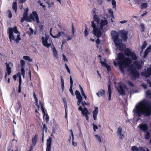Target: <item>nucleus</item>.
Here are the masks:
<instances>
[{
  "label": "nucleus",
  "instance_id": "1",
  "mask_svg": "<svg viewBox=\"0 0 151 151\" xmlns=\"http://www.w3.org/2000/svg\"><path fill=\"white\" fill-rule=\"evenodd\" d=\"M134 111L138 117H140L143 115L145 116H147L151 115V106L150 103L146 100H144L139 102L135 106Z\"/></svg>",
  "mask_w": 151,
  "mask_h": 151
},
{
  "label": "nucleus",
  "instance_id": "2",
  "mask_svg": "<svg viewBox=\"0 0 151 151\" xmlns=\"http://www.w3.org/2000/svg\"><path fill=\"white\" fill-rule=\"evenodd\" d=\"M116 60L118 62L116 63L115 61H114V65L115 66L117 65H118L120 71L123 73L124 72V68L127 67L132 62L130 58H126L124 54L122 52L118 53Z\"/></svg>",
  "mask_w": 151,
  "mask_h": 151
},
{
  "label": "nucleus",
  "instance_id": "3",
  "mask_svg": "<svg viewBox=\"0 0 151 151\" xmlns=\"http://www.w3.org/2000/svg\"><path fill=\"white\" fill-rule=\"evenodd\" d=\"M9 34V38L10 42L12 41H14L16 43L18 44L22 40L20 37V33L17 29V27L15 26L13 28H9L8 30Z\"/></svg>",
  "mask_w": 151,
  "mask_h": 151
},
{
  "label": "nucleus",
  "instance_id": "4",
  "mask_svg": "<svg viewBox=\"0 0 151 151\" xmlns=\"http://www.w3.org/2000/svg\"><path fill=\"white\" fill-rule=\"evenodd\" d=\"M128 70L130 71L129 74L132 78L134 79L139 77V72L136 69L133 65H132L129 67Z\"/></svg>",
  "mask_w": 151,
  "mask_h": 151
},
{
  "label": "nucleus",
  "instance_id": "5",
  "mask_svg": "<svg viewBox=\"0 0 151 151\" xmlns=\"http://www.w3.org/2000/svg\"><path fill=\"white\" fill-rule=\"evenodd\" d=\"M111 34L113 41L115 45L117 46H119L120 47V44L122 43V41L119 38L118 34L117 32L115 31H112L111 32Z\"/></svg>",
  "mask_w": 151,
  "mask_h": 151
},
{
  "label": "nucleus",
  "instance_id": "6",
  "mask_svg": "<svg viewBox=\"0 0 151 151\" xmlns=\"http://www.w3.org/2000/svg\"><path fill=\"white\" fill-rule=\"evenodd\" d=\"M42 41L43 45L48 48H49L51 45V43H48V40H51V42L52 43V41L51 39H49V37L45 35V37H42L41 38Z\"/></svg>",
  "mask_w": 151,
  "mask_h": 151
},
{
  "label": "nucleus",
  "instance_id": "7",
  "mask_svg": "<svg viewBox=\"0 0 151 151\" xmlns=\"http://www.w3.org/2000/svg\"><path fill=\"white\" fill-rule=\"evenodd\" d=\"M29 18L31 21H36L37 23H40L39 17L36 11L33 12L32 14H30Z\"/></svg>",
  "mask_w": 151,
  "mask_h": 151
},
{
  "label": "nucleus",
  "instance_id": "8",
  "mask_svg": "<svg viewBox=\"0 0 151 151\" xmlns=\"http://www.w3.org/2000/svg\"><path fill=\"white\" fill-rule=\"evenodd\" d=\"M141 76L146 78H148L151 75V65L147 68L146 70L141 73Z\"/></svg>",
  "mask_w": 151,
  "mask_h": 151
},
{
  "label": "nucleus",
  "instance_id": "9",
  "mask_svg": "<svg viewBox=\"0 0 151 151\" xmlns=\"http://www.w3.org/2000/svg\"><path fill=\"white\" fill-rule=\"evenodd\" d=\"M127 88L126 85H123L122 86L121 85H120L119 86V88L118 89V90L120 94L123 96L125 95V90H127Z\"/></svg>",
  "mask_w": 151,
  "mask_h": 151
},
{
  "label": "nucleus",
  "instance_id": "10",
  "mask_svg": "<svg viewBox=\"0 0 151 151\" xmlns=\"http://www.w3.org/2000/svg\"><path fill=\"white\" fill-rule=\"evenodd\" d=\"M52 140V138L50 137H49V138L47 139L46 151H51V147Z\"/></svg>",
  "mask_w": 151,
  "mask_h": 151
},
{
  "label": "nucleus",
  "instance_id": "11",
  "mask_svg": "<svg viewBox=\"0 0 151 151\" xmlns=\"http://www.w3.org/2000/svg\"><path fill=\"white\" fill-rule=\"evenodd\" d=\"M128 33V32H127L124 30H122L120 32L121 38L122 40L125 41H126L127 39Z\"/></svg>",
  "mask_w": 151,
  "mask_h": 151
},
{
  "label": "nucleus",
  "instance_id": "12",
  "mask_svg": "<svg viewBox=\"0 0 151 151\" xmlns=\"http://www.w3.org/2000/svg\"><path fill=\"white\" fill-rule=\"evenodd\" d=\"M93 32L95 36L97 38L101 37L102 34L100 29L99 28H97L94 30H93Z\"/></svg>",
  "mask_w": 151,
  "mask_h": 151
},
{
  "label": "nucleus",
  "instance_id": "13",
  "mask_svg": "<svg viewBox=\"0 0 151 151\" xmlns=\"http://www.w3.org/2000/svg\"><path fill=\"white\" fill-rule=\"evenodd\" d=\"M52 29V28H51L50 29V34L51 36L53 38H58L61 36V34L63 35L64 34V32L61 31L58 32L57 34L55 35L53 32L52 34L51 33V30Z\"/></svg>",
  "mask_w": 151,
  "mask_h": 151
},
{
  "label": "nucleus",
  "instance_id": "14",
  "mask_svg": "<svg viewBox=\"0 0 151 151\" xmlns=\"http://www.w3.org/2000/svg\"><path fill=\"white\" fill-rule=\"evenodd\" d=\"M139 128L140 129L142 130L144 132L147 131L148 127L147 125L144 123L140 124H139Z\"/></svg>",
  "mask_w": 151,
  "mask_h": 151
},
{
  "label": "nucleus",
  "instance_id": "15",
  "mask_svg": "<svg viewBox=\"0 0 151 151\" xmlns=\"http://www.w3.org/2000/svg\"><path fill=\"white\" fill-rule=\"evenodd\" d=\"M78 110L81 112L82 114L83 115L86 114H89V113L87 108L84 107L83 109L81 106H79L78 108Z\"/></svg>",
  "mask_w": 151,
  "mask_h": 151
},
{
  "label": "nucleus",
  "instance_id": "16",
  "mask_svg": "<svg viewBox=\"0 0 151 151\" xmlns=\"http://www.w3.org/2000/svg\"><path fill=\"white\" fill-rule=\"evenodd\" d=\"M122 128L121 126H119L117 129V134L119 135V139H122L124 137V134L122 133Z\"/></svg>",
  "mask_w": 151,
  "mask_h": 151
},
{
  "label": "nucleus",
  "instance_id": "17",
  "mask_svg": "<svg viewBox=\"0 0 151 151\" xmlns=\"http://www.w3.org/2000/svg\"><path fill=\"white\" fill-rule=\"evenodd\" d=\"M38 135L37 134H35L34 136L32 138V145L33 147H34L36 145L37 142L38 141Z\"/></svg>",
  "mask_w": 151,
  "mask_h": 151
},
{
  "label": "nucleus",
  "instance_id": "18",
  "mask_svg": "<svg viewBox=\"0 0 151 151\" xmlns=\"http://www.w3.org/2000/svg\"><path fill=\"white\" fill-rule=\"evenodd\" d=\"M101 61H100V62L101 63L102 66H104L107 69V70L108 72H109L111 70V67L108 64L104 61H102L101 60V59H100Z\"/></svg>",
  "mask_w": 151,
  "mask_h": 151
},
{
  "label": "nucleus",
  "instance_id": "19",
  "mask_svg": "<svg viewBox=\"0 0 151 151\" xmlns=\"http://www.w3.org/2000/svg\"><path fill=\"white\" fill-rule=\"evenodd\" d=\"M9 64H11L10 62H9V63H5V64L6 65V71L8 75H10L12 73V68L10 67Z\"/></svg>",
  "mask_w": 151,
  "mask_h": 151
},
{
  "label": "nucleus",
  "instance_id": "20",
  "mask_svg": "<svg viewBox=\"0 0 151 151\" xmlns=\"http://www.w3.org/2000/svg\"><path fill=\"white\" fill-rule=\"evenodd\" d=\"M108 22L107 20L105 19H101L100 23V29H103V27H104L107 25L108 24Z\"/></svg>",
  "mask_w": 151,
  "mask_h": 151
},
{
  "label": "nucleus",
  "instance_id": "21",
  "mask_svg": "<svg viewBox=\"0 0 151 151\" xmlns=\"http://www.w3.org/2000/svg\"><path fill=\"white\" fill-rule=\"evenodd\" d=\"M70 86L69 89V91L71 93L72 95L74 96V94L73 93V91L72 89V87L73 85V81L72 78L71 76H70Z\"/></svg>",
  "mask_w": 151,
  "mask_h": 151
},
{
  "label": "nucleus",
  "instance_id": "22",
  "mask_svg": "<svg viewBox=\"0 0 151 151\" xmlns=\"http://www.w3.org/2000/svg\"><path fill=\"white\" fill-rule=\"evenodd\" d=\"M132 52L129 48H127L124 50V54L127 57L130 56Z\"/></svg>",
  "mask_w": 151,
  "mask_h": 151
},
{
  "label": "nucleus",
  "instance_id": "23",
  "mask_svg": "<svg viewBox=\"0 0 151 151\" xmlns=\"http://www.w3.org/2000/svg\"><path fill=\"white\" fill-rule=\"evenodd\" d=\"M105 94V91L102 89H100L98 93H96V95L99 97L100 95L101 96H104Z\"/></svg>",
  "mask_w": 151,
  "mask_h": 151
},
{
  "label": "nucleus",
  "instance_id": "24",
  "mask_svg": "<svg viewBox=\"0 0 151 151\" xmlns=\"http://www.w3.org/2000/svg\"><path fill=\"white\" fill-rule=\"evenodd\" d=\"M108 91L109 95V100L110 101L111 98L112 91L111 86L110 84H109L108 86Z\"/></svg>",
  "mask_w": 151,
  "mask_h": 151
},
{
  "label": "nucleus",
  "instance_id": "25",
  "mask_svg": "<svg viewBox=\"0 0 151 151\" xmlns=\"http://www.w3.org/2000/svg\"><path fill=\"white\" fill-rule=\"evenodd\" d=\"M13 10H14L15 12H16L17 10V2H14L12 4V6Z\"/></svg>",
  "mask_w": 151,
  "mask_h": 151
},
{
  "label": "nucleus",
  "instance_id": "26",
  "mask_svg": "<svg viewBox=\"0 0 151 151\" xmlns=\"http://www.w3.org/2000/svg\"><path fill=\"white\" fill-rule=\"evenodd\" d=\"M23 17L25 19V20L28 22H31V20H30L29 17H28V13L24 12L23 14Z\"/></svg>",
  "mask_w": 151,
  "mask_h": 151
},
{
  "label": "nucleus",
  "instance_id": "27",
  "mask_svg": "<svg viewBox=\"0 0 151 151\" xmlns=\"http://www.w3.org/2000/svg\"><path fill=\"white\" fill-rule=\"evenodd\" d=\"M130 56L131 57L132 59L133 60H136L137 58L136 54L133 52H132Z\"/></svg>",
  "mask_w": 151,
  "mask_h": 151
},
{
  "label": "nucleus",
  "instance_id": "28",
  "mask_svg": "<svg viewBox=\"0 0 151 151\" xmlns=\"http://www.w3.org/2000/svg\"><path fill=\"white\" fill-rule=\"evenodd\" d=\"M75 95L76 96V98L77 99H78L82 98V97L81 96L80 92L78 90H76L75 92Z\"/></svg>",
  "mask_w": 151,
  "mask_h": 151
},
{
  "label": "nucleus",
  "instance_id": "29",
  "mask_svg": "<svg viewBox=\"0 0 151 151\" xmlns=\"http://www.w3.org/2000/svg\"><path fill=\"white\" fill-rule=\"evenodd\" d=\"M52 45H53V47L52 48V51L53 55L54 56H55V57L58 56V52L56 50V49L55 48V47L54 46V45L53 44H52Z\"/></svg>",
  "mask_w": 151,
  "mask_h": 151
},
{
  "label": "nucleus",
  "instance_id": "30",
  "mask_svg": "<svg viewBox=\"0 0 151 151\" xmlns=\"http://www.w3.org/2000/svg\"><path fill=\"white\" fill-rule=\"evenodd\" d=\"M23 58L24 60H27L29 62H31L32 61V59L30 58L28 56H24L23 57Z\"/></svg>",
  "mask_w": 151,
  "mask_h": 151
},
{
  "label": "nucleus",
  "instance_id": "31",
  "mask_svg": "<svg viewBox=\"0 0 151 151\" xmlns=\"http://www.w3.org/2000/svg\"><path fill=\"white\" fill-rule=\"evenodd\" d=\"M42 125L43 126L42 128V133H44V130H45V132H47V128L45 124L42 123Z\"/></svg>",
  "mask_w": 151,
  "mask_h": 151
},
{
  "label": "nucleus",
  "instance_id": "32",
  "mask_svg": "<svg viewBox=\"0 0 151 151\" xmlns=\"http://www.w3.org/2000/svg\"><path fill=\"white\" fill-rule=\"evenodd\" d=\"M93 20L94 21L96 22L97 23H99L100 21V19L99 18L96 14H95L93 16Z\"/></svg>",
  "mask_w": 151,
  "mask_h": 151
},
{
  "label": "nucleus",
  "instance_id": "33",
  "mask_svg": "<svg viewBox=\"0 0 151 151\" xmlns=\"http://www.w3.org/2000/svg\"><path fill=\"white\" fill-rule=\"evenodd\" d=\"M61 78V87L62 91L64 90V81L63 77L62 76L60 77Z\"/></svg>",
  "mask_w": 151,
  "mask_h": 151
},
{
  "label": "nucleus",
  "instance_id": "34",
  "mask_svg": "<svg viewBox=\"0 0 151 151\" xmlns=\"http://www.w3.org/2000/svg\"><path fill=\"white\" fill-rule=\"evenodd\" d=\"M145 133V138L146 139H149L150 138V132L148 131H147Z\"/></svg>",
  "mask_w": 151,
  "mask_h": 151
},
{
  "label": "nucleus",
  "instance_id": "35",
  "mask_svg": "<svg viewBox=\"0 0 151 151\" xmlns=\"http://www.w3.org/2000/svg\"><path fill=\"white\" fill-rule=\"evenodd\" d=\"M22 106L19 100L17 102V105L16 106V108L17 109L19 110L20 108Z\"/></svg>",
  "mask_w": 151,
  "mask_h": 151
},
{
  "label": "nucleus",
  "instance_id": "36",
  "mask_svg": "<svg viewBox=\"0 0 151 151\" xmlns=\"http://www.w3.org/2000/svg\"><path fill=\"white\" fill-rule=\"evenodd\" d=\"M95 109V110L93 112V115L97 116L98 112V108L97 107H96Z\"/></svg>",
  "mask_w": 151,
  "mask_h": 151
},
{
  "label": "nucleus",
  "instance_id": "37",
  "mask_svg": "<svg viewBox=\"0 0 151 151\" xmlns=\"http://www.w3.org/2000/svg\"><path fill=\"white\" fill-rule=\"evenodd\" d=\"M147 3H144L142 4L140 6L141 9H143L147 8Z\"/></svg>",
  "mask_w": 151,
  "mask_h": 151
},
{
  "label": "nucleus",
  "instance_id": "38",
  "mask_svg": "<svg viewBox=\"0 0 151 151\" xmlns=\"http://www.w3.org/2000/svg\"><path fill=\"white\" fill-rule=\"evenodd\" d=\"M21 68H24L25 63L24 60H21L20 61Z\"/></svg>",
  "mask_w": 151,
  "mask_h": 151
},
{
  "label": "nucleus",
  "instance_id": "39",
  "mask_svg": "<svg viewBox=\"0 0 151 151\" xmlns=\"http://www.w3.org/2000/svg\"><path fill=\"white\" fill-rule=\"evenodd\" d=\"M131 151H140V150L136 146H134L132 147Z\"/></svg>",
  "mask_w": 151,
  "mask_h": 151
},
{
  "label": "nucleus",
  "instance_id": "40",
  "mask_svg": "<svg viewBox=\"0 0 151 151\" xmlns=\"http://www.w3.org/2000/svg\"><path fill=\"white\" fill-rule=\"evenodd\" d=\"M91 27L93 28V30H94L97 28L96 26V24L94 23V22L93 21H92L91 22Z\"/></svg>",
  "mask_w": 151,
  "mask_h": 151
},
{
  "label": "nucleus",
  "instance_id": "41",
  "mask_svg": "<svg viewBox=\"0 0 151 151\" xmlns=\"http://www.w3.org/2000/svg\"><path fill=\"white\" fill-rule=\"evenodd\" d=\"M108 12L109 14L111 16V17L113 18L114 17V12L111 9H109L108 10Z\"/></svg>",
  "mask_w": 151,
  "mask_h": 151
},
{
  "label": "nucleus",
  "instance_id": "42",
  "mask_svg": "<svg viewBox=\"0 0 151 151\" xmlns=\"http://www.w3.org/2000/svg\"><path fill=\"white\" fill-rule=\"evenodd\" d=\"M147 43L146 41H144L142 46L141 48L142 50L144 49L147 45Z\"/></svg>",
  "mask_w": 151,
  "mask_h": 151
},
{
  "label": "nucleus",
  "instance_id": "43",
  "mask_svg": "<svg viewBox=\"0 0 151 151\" xmlns=\"http://www.w3.org/2000/svg\"><path fill=\"white\" fill-rule=\"evenodd\" d=\"M24 68H21V73L23 78L25 76V70Z\"/></svg>",
  "mask_w": 151,
  "mask_h": 151
},
{
  "label": "nucleus",
  "instance_id": "44",
  "mask_svg": "<svg viewBox=\"0 0 151 151\" xmlns=\"http://www.w3.org/2000/svg\"><path fill=\"white\" fill-rule=\"evenodd\" d=\"M77 99L78 100V101H77V104L78 106H79L81 103H82V102L83 100V98L78 99Z\"/></svg>",
  "mask_w": 151,
  "mask_h": 151
},
{
  "label": "nucleus",
  "instance_id": "45",
  "mask_svg": "<svg viewBox=\"0 0 151 151\" xmlns=\"http://www.w3.org/2000/svg\"><path fill=\"white\" fill-rule=\"evenodd\" d=\"M96 47L98 48L99 47V45L100 44V40L99 39V38H97L96 41Z\"/></svg>",
  "mask_w": 151,
  "mask_h": 151
},
{
  "label": "nucleus",
  "instance_id": "46",
  "mask_svg": "<svg viewBox=\"0 0 151 151\" xmlns=\"http://www.w3.org/2000/svg\"><path fill=\"white\" fill-rule=\"evenodd\" d=\"M146 95L147 97L151 98V93L149 90H148L146 92Z\"/></svg>",
  "mask_w": 151,
  "mask_h": 151
},
{
  "label": "nucleus",
  "instance_id": "47",
  "mask_svg": "<svg viewBox=\"0 0 151 151\" xmlns=\"http://www.w3.org/2000/svg\"><path fill=\"white\" fill-rule=\"evenodd\" d=\"M7 13L8 14V17L9 18H11L12 17V14L10 10H9L7 12Z\"/></svg>",
  "mask_w": 151,
  "mask_h": 151
},
{
  "label": "nucleus",
  "instance_id": "48",
  "mask_svg": "<svg viewBox=\"0 0 151 151\" xmlns=\"http://www.w3.org/2000/svg\"><path fill=\"white\" fill-rule=\"evenodd\" d=\"M112 4L113 6V8H115L116 6V3L115 0H112Z\"/></svg>",
  "mask_w": 151,
  "mask_h": 151
},
{
  "label": "nucleus",
  "instance_id": "49",
  "mask_svg": "<svg viewBox=\"0 0 151 151\" xmlns=\"http://www.w3.org/2000/svg\"><path fill=\"white\" fill-rule=\"evenodd\" d=\"M141 29L142 30V32H144L145 30V27L143 24H141L140 25Z\"/></svg>",
  "mask_w": 151,
  "mask_h": 151
},
{
  "label": "nucleus",
  "instance_id": "50",
  "mask_svg": "<svg viewBox=\"0 0 151 151\" xmlns=\"http://www.w3.org/2000/svg\"><path fill=\"white\" fill-rule=\"evenodd\" d=\"M151 51V45H149L146 49L145 51L148 53Z\"/></svg>",
  "mask_w": 151,
  "mask_h": 151
},
{
  "label": "nucleus",
  "instance_id": "51",
  "mask_svg": "<svg viewBox=\"0 0 151 151\" xmlns=\"http://www.w3.org/2000/svg\"><path fill=\"white\" fill-rule=\"evenodd\" d=\"M95 137L97 140H98L100 142H101V139L100 137L99 136L96 134L95 135Z\"/></svg>",
  "mask_w": 151,
  "mask_h": 151
},
{
  "label": "nucleus",
  "instance_id": "52",
  "mask_svg": "<svg viewBox=\"0 0 151 151\" xmlns=\"http://www.w3.org/2000/svg\"><path fill=\"white\" fill-rule=\"evenodd\" d=\"M87 30L88 28L87 27H86L85 30L84 31L85 36L86 37H87L88 35V32Z\"/></svg>",
  "mask_w": 151,
  "mask_h": 151
},
{
  "label": "nucleus",
  "instance_id": "53",
  "mask_svg": "<svg viewBox=\"0 0 151 151\" xmlns=\"http://www.w3.org/2000/svg\"><path fill=\"white\" fill-rule=\"evenodd\" d=\"M93 129L94 132H95L96 129H98V127L97 125L96 124H93Z\"/></svg>",
  "mask_w": 151,
  "mask_h": 151
},
{
  "label": "nucleus",
  "instance_id": "54",
  "mask_svg": "<svg viewBox=\"0 0 151 151\" xmlns=\"http://www.w3.org/2000/svg\"><path fill=\"white\" fill-rule=\"evenodd\" d=\"M46 117L45 118V121L47 123L49 119V117L47 114H45Z\"/></svg>",
  "mask_w": 151,
  "mask_h": 151
},
{
  "label": "nucleus",
  "instance_id": "55",
  "mask_svg": "<svg viewBox=\"0 0 151 151\" xmlns=\"http://www.w3.org/2000/svg\"><path fill=\"white\" fill-rule=\"evenodd\" d=\"M128 83L129 85L131 87H133L134 86V85L133 83L130 81H128Z\"/></svg>",
  "mask_w": 151,
  "mask_h": 151
},
{
  "label": "nucleus",
  "instance_id": "56",
  "mask_svg": "<svg viewBox=\"0 0 151 151\" xmlns=\"http://www.w3.org/2000/svg\"><path fill=\"white\" fill-rule=\"evenodd\" d=\"M65 68H66V69H67L68 72L69 74H70V70L68 66V65H67V64L66 63L65 64Z\"/></svg>",
  "mask_w": 151,
  "mask_h": 151
},
{
  "label": "nucleus",
  "instance_id": "57",
  "mask_svg": "<svg viewBox=\"0 0 151 151\" xmlns=\"http://www.w3.org/2000/svg\"><path fill=\"white\" fill-rule=\"evenodd\" d=\"M30 31L29 32V34L30 35H31L33 34L34 32V31L33 29L32 28H29Z\"/></svg>",
  "mask_w": 151,
  "mask_h": 151
},
{
  "label": "nucleus",
  "instance_id": "58",
  "mask_svg": "<svg viewBox=\"0 0 151 151\" xmlns=\"http://www.w3.org/2000/svg\"><path fill=\"white\" fill-rule=\"evenodd\" d=\"M81 94H82V96H83V97H84V98H85V99L86 100L87 98V97L86 96L85 94L84 93V91H83L82 92H81Z\"/></svg>",
  "mask_w": 151,
  "mask_h": 151
},
{
  "label": "nucleus",
  "instance_id": "59",
  "mask_svg": "<svg viewBox=\"0 0 151 151\" xmlns=\"http://www.w3.org/2000/svg\"><path fill=\"white\" fill-rule=\"evenodd\" d=\"M63 101L64 104V106L66 108V105L67 106V101H66V100L65 99V98H63Z\"/></svg>",
  "mask_w": 151,
  "mask_h": 151
},
{
  "label": "nucleus",
  "instance_id": "60",
  "mask_svg": "<svg viewBox=\"0 0 151 151\" xmlns=\"http://www.w3.org/2000/svg\"><path fill=\"white\" fill-rule=\"evenodd\" d=\"M41 108L42 112L43 114V117H44L45 115V111L44 109L45 108L44 107H42Z\"/></svg>",
  "mask_w": 151,
  "mask_h": 151
},
{
  "label": "nucleus",
  "instance_id": "61",
  "mask_svg": "<svg viewBox=\"0 0 151 151\" xmlns=\"http://www.w3.org/2000/svg\"><path fill=\"white\" fill-rule=\"evenodd\" d=\"M63 60L67 62L68 61V60L66 58L65 55H63Z\"/></svg>",
  "mask_w": 151,
  "mask_h": 151
},
{
  "label": "nucleus",
  "instance_id": "62",
  "mask_svg": "<svg viewBox=\"0 0 151 151\" xmlns=\"http://www.w3.org/2000/svg\"><path fill=\"white\" fill-rule=\"evenodd\" d=\"M33 96L34 98V99H35V101L38 100V99L36 97V95L34 91V92Z\"/></svg>",
  "mask_w": 151,
  "mask_h": 151
},
{
  "label": "nucleus",
  "instance_id": "63",
  "mask_svg": "<svg viewBox=\"0 0 151 151\" xmlns=\"http://www.w3.org/2000/svg\"><path fill=\"white\" fill-rule=\"evenodd\" d=\"M139 148L140 151H145V148L144 147H139Z\"/></svg>",
  "mask_w": 151,
  "mask_h": 151
},
{
  "label": "nucleus",
  "instance_id": "64",
  "mask_svg": "<svg viewBox=\"0 0 151 151\" xmlns=\"http://www.w3.org/2000/svg\"><path fill=\"white\" fill-rule=\"evenodd\" d=\"M43 29V25H41L40 26V31H42Z\"/></svg>",
  "mask_w": 151,
  "mask_h": 151
}]
</instances>
